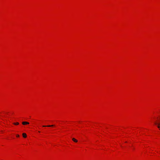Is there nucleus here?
Wrapping results in <instances>:
<instances>
[{
  "label": "nucleus",
  "instance_id": "1",
  "mask_svg": "<svg viewBox=\"0 0 160 160\" xmlns=\"http://www.w3.org/2000/svg\"><path fill=\"white\" fill-rule=\"evenodd\" d=\"M155 124L158 127L160 130V122H155Z\"/></svg>",
  "mask_w": 160,
  "mask_h": 160
},
{
  "label": "nucleus",
  "instance_id": "2",
  "mask_svg": "<svg viewBox=\"0 0 160 160\" xmlns=\"http://www.w3.org/2000/svg\"><path fill=\"white\" fill-rule=\"evenodd\" d=\"M22 123L23 125H25L29 124V122H22Z\"/></svg>",
  "mask_w": 160,
  "mask_h": 160
},
{
  "label": "nucleus",
  "instance_id": "3",
  "mask_svg": "<svg viewBox=\"0 0 160 160\" xmlns=\"http://www.w3.org/2000/svg\"><path fill=\"white\" fill-rule=\"evenodd\" d=\"M54 125H47V126H45V125H43L42 126L43 127H53V126Z\"/></svg>",
  "mask_w": 160,
  "mask_h": 160
},
{
  "label": "nucleus",
  "instance_id": "4",
  "mask_svg": "<svg viewBox=\"0 0 160 160\" xmlns=\"http://www.w3.org/2000/svg\"><path fill=\"white\" fill-rule=\"evenodd\" d=\"M22 136L23 138H26L27 137V134L25 133H22Z\"/></svg>",
  "mask_w": 160,
  "mask_h": 160
},
{
  "label": "nucleus",
  "instance_id": "5",
  "mask_svg": "<svg viewBox=\"0 0 160 160\" xmlns=\"http://www.w3.org/2000/svg\"><path fill=\"white\" fill-rule=\"evenodd\" d=\"M72 140L74 142H78V140H76V139H75V138H73L72 139Z\"/></svg>",
  "mask_w": 160,
  "mask_h": 160
},
{
  "label": "nucleus",
  "instance_id": "6",
  "mask_svg": "<svg viewBox=\"0 0 160 160\" xmlns=\"http://www.w3.org/2000/svg\"><path fill=\"white\" fill-rule=\"evenodd\" d=\"M13 124L15 125H18L19 124V123L18 122H17L16 123H13Z\"/></svg>",
  "mask_w": 160,
  "mask_h": 160
},
{
  "label": "nucleus",
  "instance_id": "7",
  "mask_svg": "<svg viewBox=\"0 0 160 160\" xmlns=\"http://www.w3.org/2000/svg\"><path fill=\"white\" fill-rule=\"evenodd\" d=\"M16 137H19V135L17 134V135H16Z\"/></svg>",
  "mask_w": 160,
  "mask_h": 160
}]
</instances>
